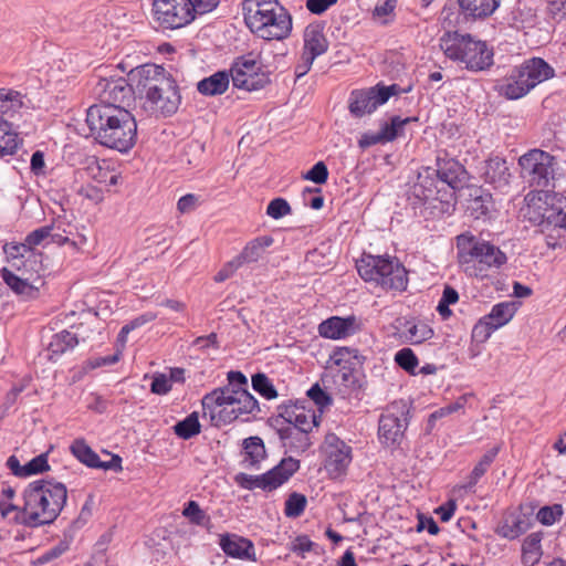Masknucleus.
Here are the masks:
<instances>
[{
    "label": "nucleus",
    "mask_w": 566,
    "mask_h": 566,
    "mask_svg": "<svg viewBox=\"0 0 566 566\" xmlns=\"http://www.w3.org/2000/svg\"><path fill=\"white\" fill-rule=\"evenodd\" d=\"M86 123L94 139L105 147L127 151L136 142V120L123 105H92Z\"/></svg>",
    "instance_id": "1"
},
{
    "label": "nucleus",
    "mask_w": 566,
    "mask_h": 566,
    "mask_svg": "<svg viewBox=\"0 0 566 566\" xmlns=\"http://www.w3.org/2000/svg\"><path fill=\"white\" fill-rule=\"evenodd\" d=\"M24 504L14 516L17 523L38 527L53 523L67 500L66 486L53 479L31 482L23 492Z\"/></svg>",
    "instance_id": "2"
},
{
    "label": "nucleus",
    "mask_w": 566,
    "mask_h": 566,
    "mask_svg": "<svg viewBox=\"0 0 566 566\" xmlns=\"http://www.w3.org/2000/svg\"><path fill=\"white\" fill-rule=\"evenodd\" d=\"M457 249L459 264L471 277L489 279L507 262L506 254L499 247L471 233L457 237Z\"/></svg>",
    "instance_id": "3"
},
{
    "label": "nucleus",
    "mask_w": 566,
    "mask_h": 566,
    "mask_svg": "<svg viewBox=\"0 0 566 566\" xmlns=\"http://www.w3.org/2000/svg\"><path fill=\"white\" fill-rule=\"evenodd\" d=\"M439 46L448 59L472 72L484 71L493 64V50L470 33L447 31L440 36Z\"/></svg>",
    "instance_id": "4"
},
{
    "label": "nucleus",
    "mask_w": 566,
    "mask_h": 566,
    "mask_svg": "<svg viewBox=\"0 0 566 566\" xmlns=\"http://www.w3.org/2000/svg\"><path fill=\"white\" fill-rule=\"evenodd\" d=\"M202 408L205 412H209L216 426H221L231 423L242 415L259 411V403L248 389L223 387L205 395Z\"/></svg>",
    "instance_id": "5"
},
{
    "label": "nucleus",
    "mask_w": 566,
    "mask_h": 566,
    "mask_svg": "<svg viewBox=\"0 0 566 566\" xmlns=\"http://www.w3.org/2000/svg\"><path fill=\"white\" fill-rule=\"evenodd\" d=\"M356 268L364 281L375 282L385 290L402 292L408 286L407 270L396 258L363 254Z\"/></svg>",
    "instance_id": "6"
},
{
    "label": "nucleus",
    "mask_w": 566,
    "mask_h": 566,
    "mask_svg": "<svg viewBox=\"0 0 566 566\" xmlns=\"http://www.w3.org/2000/svg\"><path fill=\"white\" fill-rule=\"evenodd\" d=\"M556 159L542 149H531L518 158L520 176L538 190L549 187L555 175Z\"/></svg>",
    "instance_id": "7"
},
{
    "label": "nucleus",
    "mask_w": 566,
    "mask_h": 566,
    "mask_svg": "<svg viewBox=\"0 0 566 566\" xmlns=\"http://www.w3.org/2000/svg\"><path fill=\"white\" fill-rule=\"evenodd\" d=\"M237 88L258 91L270 83L269 74L263 70L260 54L249 52L235 57L228 71Z\"/></svg>",
    "instance_id": "8"
},
{
    "label": "nucleus",
    "mask_w": 566,
    "mask_h": 566,
    "mask_svg": "<svg viewBox=\"0 0 566 566\" xmlns=\"http://www.w3.org/2000/svg\"><path fill=\"white\" fill-rule=\"evenodd\" d=\"M300 469V461L289 457L266 473L261 475H250L240 473L235 476V482L243 489H262L273 491L286 482Z\"/></svg>",
    "instance_id": "9"
},
{
    "label": "nucleus",
    "mask_w": 566,
    "mask_h": 566,
    "mask_svg": "<svg viewBox=\"0 0 566 566\" xmlns=\"http://www.w3.org/2000/svg\"><path fill=\"white\" fill-rule=\"evenodd\" d=\"M409 409L403 400L391 402L379 419L378 436L386 446L399 444L408 427Z\"/></svg>",
    "instance_id": "10"
},
{
    "label": "nucleus",
    "mask_w": 566,
    "mask_h": 566,
    "mask_svg": "<svg viewBox=\"0 0 566 566\" xmlns=\"http://www.w3.org/2000/svg\"><path fill=\"white\" fill-rule=\"evenodd\" d=\"M134 95L145 99L154 95L157 90L172 76L163 66L144 64L128 73Z\"/></svg>",
    "instance_id": "11"
},
{
    "label": "nucleus",
    "mask_w": 566,
    "mask_h": 566,
    "mask_svg": "<svg viewBox=\"0 0 566 566\" xmlns=\"http://www.w3.org/2000/svg\"><path fill=\"white\" fill-rule=\"evenodd\" d=\"M189 0H154L153 13L163 29H179L193 20Z\"/></svg>",
    "instance_id": "12"
},
{
    "label": "nucleus",
    "mask_w": 566,
    "mask_h": 566,
    "mask_svg": "<svg viewBox=\"0 0 566 566\" xmlns=\"http://www.w3.org/2000/svg\"><path fill=\"white\" fill-rule=\"evenodd\" d=\"M396 85L375 86L366 90H355L349 97V112L355 117L373 113L379 105L385 104L394 94Z\"/></svg>",
    "instance_id": "13"
},
{
    "label": "nucleus",
    "mask_w": 566,
    "mask_h": 566,
    "mask_svg": "<svg viewBox=\"0 0 566 566\" xmlns=\"http://www.w3.org/2000/svg\"><path fill=\"white\" fill-rule=\"evenodd\" d=\"M180 102L181 96L178 85L171 77L144 102V108L166 117L178 111Z\"/></svg>",
    "instance_id": "14"
},
{
    "label": "nucleus",
    "mask_w": 566,
    "mask_h": 566,
    "mask_svg": "<svg viewBox=\"0 0 566 566\" xmlns=\"http://www.w3.org/2000/svg\"><path fill=\"white\" fill-rule=\"evenodd\" d=\"M323 449L326 455L325 468L334 478H337L352 462V448L335 433H327Z\"/></svg>",
    "instance_id": "15"
},
{
    "label": "nucleus",
    "mask_w": 566,
    "mask_h": 566,
    "mask_svg": "<svg viewBox=\"0 0 566 566\" xmlns=\"http://www.w3.org/2000/svg\"><path fill=\"white\" fill-rule=\"evenodd\" d=\"M98 105H122L134 94L129 77L101 78L95 86Z\"/></svg>",
    "instance_id": "16"
},
{
    "label": "nucleus",
    "mask_w": 566,
    "mask_h": 566,
    "mask_svg": "<svg viewBox=\"0 0 566 566\" xmlns=\"http://www.w3.org/2000/svg\"><path fill=\"white\" fill-rule=\"evenodd\" d=\"M532 209L533 207L528 205V214ZM534 210H538V214L530 217V219L538 223L542 232L556 231L558 237L562 232L566 233V212L560 207L548 206L538 199V202L534 205Z\"/></svg>",
    "instance_id": "17"
},
{
    "label": "nucleus",
    "mask_w": 566,
    "mask_h": 566,
    "mask_svg": "<svg viewBox=\"0 0 566 566\" xmlns=\"http://www.w3.org/2000/svg\"><path fill=\"white\" fill-rule=\"evenodd\" d=\"M258 36L264 40H283L292 31V17L287 10L281 6L276 11L271 12V17L262 22Z\"/></svg>",
    "instance_id": "18"
},
{
    "label": "nucleus",
    "mask_w": 566,
    "mask_h": 566,
    "mask_svg": "<svg viewBox=\"0 0 566 566\" xmlns=\"http://www.w3.org/2000/svg\"><path fill=\"white\" fill-rule=\"evenodd\" d=\"M281 7L279 0H244L242 4L244 22L255 35L260 31L261 23L271 17V12Z\"/></svg>",
    "instance_id": "19"
},
{
    "label": "nucleus",
    "mask_w": 566,
    "mask_h": 566,
    "mask_svg": "<svg viewBox=\"0 0 566 566\" xmlns=\"http://www.w3.org/2000/svg\"><path fill=\"white\" fill-rule=\"evenodd\" d=\"M516 312L513 302H502L493 306L490 314L484 316L473 328V335L484 333V338L489 337L491 333L505 324H507Z\"/></svg>",
    "instance_id": "20"
},
{
    "label": "nucleus",
    "mask_w": 566,
    "mask_h": 566,
    "mask_svg": "<svg viewBox=\"0 0 566 566\" xmlns=\"http://www.w3.org/2000/svg\"><path fill=\"white\" fill-rule=\"evenodd\" d=\"M359 324L355 316L339 317L332 316L318 325V333L322 337L339 339L355 334Z\"/></svg>",
    "instance_id": "21"
},
{
    "label": "nucleus",
    "mask_w": 566,
    "mask_h": 566,
    "mask_svg": "<svg viewBox=\"0 0 566 566\" xmlns=\"http://www.w3.org/2000/svg\"><path fill=\"white\" fill-rule=\"evenodd\" d=\"M0 276L14 293L24 297H35L40 285L43 284L39 275L19 276L7 268L0 271Z\"/></svg>",
    "instance_id": "22"
},
{
    "label": "nucleus",
    "mask_w": 566,
    "mask_h": 566,
    "mask_svg": "<svg viewBox=\"0 0 566 566\" xmlns=\"http://www.w3.org/2000/svg\"><path fill=\"white\" fill-rule=\"evenodd\" d=\"M220 547L230 557L256 560L253 543L238 535L224 534L220 537Z\"/></svg>",
    "instance_id": "23"
},
{
    "label": "nucleus",
    "mask_w": 566,
    "mask_h": 566,
    "mask_svg": "<svg viewBox=\"0 0 566 566\" xmlns=\"http://www.w3.org/2000/svg\"><path fill=\"white\" fill-rule=\"evenodd\" d=\"M285 412L282 415L286 421L285 427H295L306 433H311L313 428L318 426L317 417L311 409L303 406L293 405L284 408Z\"/></svg>",
    "instance_id": "24"
},
{
    "label": "nucleus",
    "mask_w": 566,
    "mask_h": 566,
    "mask_svg": "<svg viewBox=\"0 0 566 566\" xmlns=\"http://www.w3.org/2000/svg\"><path fill=\"white\" fill-rule=\"evenodd\" d=\"M303 52L317 57L324 54L328 49V41L324 34V27L321 23L308 24L303 33Z\"/></svg>",
    "instance_id": "25"
},
{
    "label": "nucleus",
    "mask_w": 566,
    "mask_h": 566,
    "mask_svg": "<svg viewBox=\"0 0 566 566\" xmlns=\"http://www.w3.org/2000/svg\"><path fill=\"white\" fill-rule=\"evenodd\" d=\"M485 182L502 188L510 182L511 174L506 160L494 156L484 161L482 168Z\"/></svg>",
    "instance_id": "26"
},
{
    "label": "nucleus",
    "mask_w": 566,
    "mask_h": 566,
    "mask_svg": "<svg viewBox=\"0 0 566 566\" xmlns=\"http://www.w3.org/2000/svg\"><path fill=\"white\" fill-rule=\"evenodd\" d=\"M520 67L526 76L525 81H528L533 88L555 76L554 67L541 57L528 59L524 61Z\"/></svg>",
    "instance_id": "27"
},
{
    "label": "nucleus",
    "mask_w": 566,
    "mask_h": 566,
    "mask_svg": "<svg viewBox=\"0 0 566 566\" xmlns=\"http://www.w3.org/2000/svg\"><path fill=\"white\" fill-rule=\"evenodd\" d=\"M283 447L293 453H304L312 444L310 433L295 429V427H281L277 430Z\"/></svg>",
    "instance_id": "28"
},
{
    "label": "nucleus",
    "mask_w": 566,
    "mask_h": 566,
    "mask_svg": "<svg viewBox=\"0 0 566 566\" xmlns=\"http://www.w3.org/2000/svg\"><path fill=\"white\" fill-rule=\"evenodd\" d=\"M520 66L515 67L511 75L500 87V93L509 99H517L525 96L533 86Z\"/></svg>",
    "instance_id": "29"
},
{
    "label": "nucleus",
    "mask_w": 566,
    "mask_h": 566,
    "mask_svg": "<svg viewBox=\"0 0 566 566\" xmlns=\"http://www.w3.org/2000/svg\"><path fill=\"white\" fill-rule=\"evenodd\" d=\"M438 179L451 188H455L460 181V176L464 172L463 166L453 158H437V169L434 170Z\"/></svg>",
    "instance_id": "30"
},
{
    "label": "nucleus",
    "mask_w": 566,
    "mask_h": 566,
    "mask_svg": "<svg viewBox=\"0 0 566 566\" xmlns=\"http://www.w3.org/2000/svg\"><path fill=\"white\" fill-rule=\"evenodd\" d=\"M230 75L228 71H218L212 75L202 78L197 84L199 93L206 96H214L223 94L230 84Z\"/></svg>",
    "instance_id": "31"
},
{
    "label": "nucleus",
    "mask_w": 566,
    "mask_h": 566,
    "mask_svg": "<svg viewBox=\"0 0 566 566\" xmlns=\"http://www.w3.org/2000/svg\"><path fill=\"white\" fill-rule=\"evenodd\" d=\"M433 336V329L422 321L409 319L402 324L401 337L410 344H421Z\"/></svg>",
    "instance_id": "32"
},
{
    "label": "nucleus",
    "mask_w": 566,
    "mask_h": 566,
    "mask_svg": "<svg viewBox=\"0 0 566 566\" xmlns=\"http://www.w3.org/2000/svg\"><path fill=\"white\" fill-rule=\"evenodd\" d=\"M528 528V522L522 514L510 513L506 514L502 523L497 526V535L507 538L515 539Z\"/></svg>",
    "instance_id": "33"
},
{
    "label": "nucleus",
    "mask_w": 566,
    "mask_h": 566,
    "mask_svg": "<svg viewBox=\"0 0 566 566\" xmlns=\"http://www.w3.org/2000/svg\"><path fill=\"white\" fill-rule=\"evenodd\" d=\"M266 451L263 440L260 437H250L243 440L242 464L247 469L256 468L265 458Z\"/></svg>",
    "instance_id": "34"
},
{
    "label": "nucleus",
    "mask_w": 566,
    "mask_h": 566,
    "mask_svg": "<svg viewBox=\"0 0 566 566\" xmlns=\"http://www.w3.org/2000/svg\"><path fill=\"white\" fill-rule=\"evenodd\" d=\"M273 242L274 240L270 235L258 237L248 242L242 252L235 258L240 261L241 265L256 262L262 258L266 248L271 247Z\"/></svg>",
    "instance_id": "35"
},
{
    "label": "nucleus",
    "mask_w": 566,
    "mask_h": 566,
    "mask_svg": "<svg viewBox=\"0 0 566 566\" xmlns=\"http://www.w3.org/2000/svg\"><path fill=\"white\" fill-rule=\"evenodd\" d=\"M465 15L482 19L491 15L500 6V0H458Z\"/></svg>",
    "instance_id": "36"
},
{
    "label": "nucleus",
    "mask_w": 566,
    "mask_h": 566,
    "mask_svg": "<svg viewBox=\"0 0 566 566\" xmlns=\"http://www.w3.org/2000/svg\"><path fill=\"white\" fill-rule=\"evenodd\" d=\"M12 126L7 118H0V156L13 155L22 143Z\"/></svg>",
    "instance_id": "37"
},
{
    "label": "nucleus",
    "mask_w": 566,
    "mask_h": 566,
    "mask_svg": "<svg viewBox=\"0 0 566 566\" xmlns=\"http://www.w3.org/2000/svg\"><path fill=\"white\" fill-rule=\"evenodd\" d=\"M542 534L531 533L526 536L522 545V559L526 565L534 566L542 557Z\"/></svg>",
    "instance_id": "38"
},
{
    "label": "nucleus",
    "mask_w": 566,
    "mask_h": 566,
    "mask_svg": "<svg viewBox=\"0 0 566 566\" xmlns=\"http://www.w3.org/2000/svg\"><path fill=\"white\" fill-rule=\"evenodd\" d=\"M71 452L82 463L90 468L98 469L101 465L99 457L92 450L84 440L77 439L71 444Z\"/></svg>",
    "instance_id": "39"
},
{
    "label": "nucleus",
    "mask_w": 566,
    "mask_h": 566,
    "mask_svg": "<svg viewBox=\"0 0 566 566\" xmlns=\"http://www.w3.org/2000/svg\"><path fill=\"white\" fill-rule=\"evenodd\" d=\"M201 431V424L197 412H191L184 420L174 426V432L181 439L188 440Z\"/></svg>",
    "instance_id": "40"
},
{
    "label": "nucleus",
    "mask_w": 566,
    "mask_h": 566,
    "mask_svg": "<svg viewBox=\"0 0 566 566\" xmlns=\"http://www.w3.org/2000/svg\"><path fill=\"white\" fill-rule=\"evenodd\" d=\"M77 344L78 334L62 331L52 337L49 344V350L53 354H63L66 350L74 348Z\"/></svg>",
    "instance_id": "41"
},
{
    "label": "nucleus",
    "mask_w": 566,
    "mask_h": 566,
    "mask_svg": "<svg viewBox=\"0 0 566 566\" xmlns=\"http://www.w3.org/2000/svg\"><path fill=\"white\" fill-rule=\"evenodd\" d=\"M182 516L186 517L191 524L209 528L211 518L200 507L196 501H189L186 503L182 510Z\"/></svg>",
    "instance_id": "42"
},
{
    "label": "nucleus",
    "mask_w": 566,
    "mask_h": 566,
    "mask_svg": "<svg viewBox=\"0 0 566 566\" xmlns=\"http://www.w3.org/2000/svg\"><path fill=\"white\" fill-rule=\"evenodd\" d=\"M497 453H499L497 447H494L484 453V455L481 458V460L473 468V470L469 476V483H468L467 488H472L478 483V481L481 479V476H483L484 473L489 470V468L495 460Z\"/></svg>",
    "instance_id": "43"
},
{
    "label": "nucleus",
    "mask_w": 566,
    "mask_h": 566,
    "mask_svg": "<svg viewBox=\"0 0 566 566\" xmlns=\"http://www.w3.org/2000/svg\"><path fill=\"white\" fill-rule=\"evenodd\" d=\"M467 400V396H461L455 401L432 412L428 418V431L432 430L438 419L461 411L464 408Z\"/></svg>",
    "instance_id": "44"
},
{
    "label": "nucleus",
    "mask_w": 566,
    "mask_h": 566,
    "mask_svg": "<svg viewBox=\"0 0 566 566\" xmlns=\"http://www.w3.org/2000/svg\"><path fill=\"white\" fill-rule=\"evenodd\" d=\"M434 180L429 176H418V181L412 187V195L420 201H427L436 193Z\"/></svg>",
    "instance_id": "45"
},
{
    "label": "nucleus",
    "mask_w": 566,
    "mask_h": 566,
    "mask_svg": "<svg viewBox=\"0 0 566 566\" xmlns=\"http://www.w3.org/2000/svg\"><path fill=\"white\" fill-rule=\"evenodd\" d=\"M252 388L266 399L277 397V391L265 374L258 373L252 376Z\"/></svg>",
    "instance_id": "46"
},
{
    "label": "nucleus",
    "mask_w": 566,
    "mask_h": 566,
    "mask_svg": "<svg viewBox=\"0 0 566 566\" xmlns=\"http://www.w3.org/2000/svg\"><path fill=\"white\" fill-rule=\"evenodd\" d=\"M306 504L307 500L305 495L297 492H293L289 495L287 500L285 501L284 513L287 517H298L303 514Z\"/></svg>",
    "instance_id": "47"
},
{
    "label": "nucleus",
    "mask_w": 566,
    "mask_h": 566,
    "mask_svg": "<svg viewBox=\"0 0 566 566\" xmlns=\"http://www.w3.org/2000/svg\"><path fill=\"white\" fill-rule=\"evenodd\" d=\"M21 106L17 96H13L6 90H0V118H7L10 122L12 114Z\"/></svg>",
    "instance_id": "48"
},
{
    "label": "nucleus",
    "mask_w": 566,
    "mask_h": 566,
    "mask_svg": "<svg viewBox=\"0 0 566 566\" xmlns=\"http://www.w3.org/2000/svg\"><path fill=\"white\" fill-rule=\"evenodd\" d=\"M395 361L406 371L415 374V368L418 365V358L410 348H402L397 352Z\"/></svg>",
    "instance_id": "49"
},
{
    "label": "nucleus",
    "mask_w": 566,
    "mask_h": 566,
    "mask_svg": "<svg viewBox=\"0 0 566 566\" xmlns=\"http://www.w3.org/2000/svg\"><path fill=\"white\" fill-rule=\"evenodd\" d=\"M416 119L417 118L415 117L401 118L399 116H394L389 124H385L381 127L384 133L386 134L385 138H387L390 142L394 140L400 134L401 129L407 123Z\"/></svg>",
    "instance_id": "50"
},
{
    "label": "nucleus",
    "mask_w": 566,
    "mask_h": 566,
    "mask_svg": "<svg viewBox=\"0 0 566 566\" xmlns=\"http://www.w3.org/2000/svg\"><path fill=\"white\" fill-rule=\"evenodd\" d=\"M55 228L54 226H44L41 228H38L30 232L25 237L27 248H30L32 251L36 245H40L44 240L50 238L51 231H53Z\"/></svg>",
    "instance_id": "51"
},
{
    "label": "nucleus",
    "mask_w": 566,
    "mask_h": 566,
    "mask_svg": "<svg viewBox=\"0 0 566 566\" xmlns=\"http://www.w3.org/2000/svg\"><path fill=\"white\" fill-rule=\"evenodd\" d=\"M291 213V206L283 198H275L270 201L266 208V214L273 219H281Z\"/></svg>",
    "instance_id": "52"
},
{
    "label": "nucleus",
    "mask_w": 566,
    "mask_h": 566,
    "mask_svg": "<svg viewBox=\"0 0 566 566\" xmlns=\"http://www.w3.org/2000/svg\"><path fill=\"white\" fill-rule=\"evenodd\" d=\"M563 515L562 505L544 506L537 513L538 521L544 525H552Z\"/></svg>",
    "instance_id": "53"
},
{
    "label": "nucleus",
    "mask_w": 566,
    "mask_h": 566,
    "mask_svg": "<svg viewBox=\"0 0 566 566\" xmlns=\"http://www.w3.org/2000/svg\"><path fill=\"white\" fill-rule=\"evenodd\" d=\"M50 469L48 463V453H41L38 457L30 460L27 464H24V474L25 476L39 474L45 472Z\"/></svg>",
    "instance_id": "54"
},
{
    "label": "nucleus",
    "mask_w": 566,
    "mask_h": 566,
    "mask_svg": "<svg viewBox=\"0 0 566 566\" xmlns=\"http://www.w3.org/2000/svg\"><path fill=\"white\" fill-rule=\"evenodd\" d=\"M303 178L318 185L325 184L328 178V169L323 161H318L303 176Z\"/></svg>",
    "instance_id": "55"
},
{
    "label": "nucleus",
    "mask_w": 566,
    "mask_h": 566,
    "mask_svg": "<svg viewBox=\"0 0 566 566\" xmlns=\"http://www.w3.org/2000/svg\"><path fill=\"white\" fill-rule=\"evenodd\" d=\"M490 195L486 196H476L470 202L469 209L472 214L478 219L480 217L486 216L489 213V203H490Z\"/></svg>",
    "instance_id": "56"
},
{
    "label": "nucleus",
    "mask_w": 566,
    "mask_h": 566,
    "mask_svg": "<svg viewBox=\"0 0 566 566\" xmlns=\"http://www.w3.org/2000/svg\"><path fill=\"white\" fill-rule=\"evenodd\" d=\"M171 384L168 379V376L165 374H155L153 377V382L150 386V390L156 395H166L170 391Z\"/></svg>",
    "instance_id": "57"
},
{
    "label": "nucleus",
    "mask_w": 566,
    "mask_h": 566,
    "mask_svg": "<svg viewBox=\"0 0 566 566\" xmlns=\"http://www.w3.org/2000/svg\"><path fill=\"white\" fill-rule=\"evenodd\" d=\"M307 396L317 405L319 408H325L332 405V398L319 387L318 384H315L307 391Z\"/></svg>",
    "instance_id": "58"
},
{
    "label": "nucleus",
    "mask_w": 566,
    "mask_h": 566,
    "mask_svg": "<svg viewBox=\"0 0 566 566\" xmlns=\"http://www.w3.org/2000/svg\"><path fill=\"white\" fill-rule=\"evenodd\" d=\"M189 11L193 14H205L212 11L219 3V0H189Z\"/></svg>",
    "instance_id": "59"
},
{
    "label": "nucleus",
    "mask_w": 566,
    "mask_h": 566,
    "mask_svg": "<svg viewBox=\"0 0 566 566\" xmlns=\"http://www.w3.org/2000/svg\"><path fill=\"white\" fill-rule=\"evenodd\" d=\"M50 238L53 243H55L57 245L70 244L74 250H78L81 248V245L86 242V238L84 235H80V240L76 241V240L71 239L69 235H65L60 232H54V230L51 231Z\"/></svg>",
    "instance_id": "60"
},
{
    "label": "nucleus",
    "mask_w": 566,
    "mask_h": 566,
    "mask_svg": "<svg viewBox=\"0 0 566 566\" xmlns=\"http://www.w3.org/2000/svg\"><path fill=\"white\" fill-rule=\"evenodd\" d=\"M385 136L386 134L384 133L382 128L378 133H366L358 140V145L360 148L365 149L377 144L389 142L387 138H385Z\"/></svg>",
    "instance_id": "61"
},
{
    "label": "nucleus",
    "mask_w": 566,
    "mask_h": 566,
    "mask_svg": "<svg viewBox=\"0 0 566 566\" xmlns=\"http://www.w3.org/2000/svg\"><path fill=\"white\" fill-rule=\"evenodd\" d=\"M242 266L240 261L234 258L233 260L226 263L222 269L214 275V281L220 283L231 277L234 272Z\"/></svg>",
    "instance_id": "62"
},
{
    "label": "nucleus",
    "mask_w": 566,
    "mask_h": 566,
    "mask_svg": "<svg viewBox=\"0 0 566 566\" xmlns=\"http://www.w3.org/2000/svg\"><path fill=\"white\" fill-rule=\"evenodd\" d=\"M199 203V197L193 193L182 196L177 202V209L181 213H189L193 211Z\"/></svg>",
    "instance_id": "63"
},
{
    "label": "nucleus",
    "mask_w": 566,
    "mask_h": 566,
    "mask_svg": "<svg viewBox=\"0 0 566 566\" xmlns=\"http://www.w3.org/2000/svg\"><path fill=\"white\" fill-rule=\"evenodd\" d=\"M352 358H358V350L348 347H339L334 350L332 359L336 365H340L343 361H349Z\"/></svg>",
    "instance_id": "64"
}]
</instances>
